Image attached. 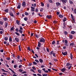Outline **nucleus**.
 I'll return each mask as SVG.
<instances>
[{
    "mask_svg": "<svg viewBox=\"0 0 76 76\" xmlns=\"http://www.w3.org/2000/svg\"><path fill=\"white\" fill-rule=\"evenodd\" d=\"M8 26V23H6L5 24V28H7Z\"/></svg>",
    "mask_w": 76,
    "mask_h": 76,
    "instance_id": "21",
    "label": "nucleus"
},
{
    "mask_svg": "<svg viewBox=\"0 0 76 76\" xmlns=\"http://www.w3.org/2000/svg\"><path fill=\"white\" fill-rule=\"evenodd\" d=\"M53 57H56V53H53Z\"/></svg>",
    "mask_w": 76,
    "mask_h": 76,
    "instance_id": "60",
    "label": "nucleus"
},
{
    "mask_svg": "<svg viewBox=\"0 0 76 76\" xmlns=\"http://www.w3.org/2000/svg\"><path fill=\"white\" fill-rule=\"evenodd\" d=\"M35 36L36 37H37V38H39V35H37V34H35Z\"/></svg>",
    "mask_w": 76,
    "mask_h": 76,
    "instance_id": "35",
    "label": "nucleus"
},
{
    "mask_svg": "<svg viewBox=\"0 0 76 76\" xmlns=\"http://www.w3.org/2000/svg\"><path fill=\"white\" fill-rule=\"evenodd\" d=\"M69 2L70 4H73V2L72 1V0H69Z\"/></svg>",
    "mask_w": 76,
    "mask_h": 76,
    "instance_id": "22",
    "label": "nucleus"
},
{
    "mask_svg": "<svg viewBox=\"0 0 76 76\" xmlns=\"http://www.w3.org/2000/svg\"><path fill=\"white\" fill-rule=\"evenodd\" d=\"M66 69L65 68H62L61 69V72H65L66 71Z\"/></svg>",
    "mask_w": 76,
    "mask_h": 76,
    "instance_id": "8",
    "label": "nucleus"
},
{
    "mask_svg": "<svg viewBox=\"0 0 76 76\" xmlns=\"http://www.w3.org/2000/svg\"><path fill=\"white\" fill-rule=\"evenodd\" d=\"M62 2L63 3H66L67 1L66 0H63Z\"/></svg>",
    "mask_w": 76,
    "mask_h": 76,
    "instance_id": "28",
    "label": "nucleus"
},
{
    "mask_svg": "<svg viewBox=\"0 0 76 76\" xmlns=\"http://www.w3.org/2000/svg\"><path fill=\"white\" fill-rule=\"evenodd\" d=\"M15 34L17 35H18V36H20V35H19V34L18 32H15Z\"/></svg>",
    "mask_w": 76,
    "mask_h": 76,
    "instance_id": "47",
    "label": "nucleus"
},
{
    "mask_svg": "<svg viewBox=\"0 0 76 76\" xmlns=\"http://www.w3.org/2000/svg\"><path fill=\"white\" fill-rule=\"evenodd\" d=\"M20 30H22L23 29V28H22V27L20 26Z\"/></svg>",
    "mask_w": 76,
    "mask_h": 76,
    "instance_id": "58",
    "label": "nucleus"
},
{
    "mask_svg": "<svg viewBox=\"0 0 76 76\" xmlns=\"http://www.w3.org/2000/svg\"><path fill=\"white\" fill-rule=\"evenodd\" d=\"M48 1L49 2V3H53V0H48Z\"/></svg>",
    "mask_w": 76,
    "mask_h": 76,
    "instance_id": "40",
    "label": "nucleus"
},
{
    "mask_svg": "<svg viewBox=\"0 0 76 76\" xmlns=\"http://www.w3.org/2000/svg\"><path fill=\"white\" fill-rule=\"evenodd\" d=\"M19 72H23V70L20 69H19Z\"/></svg>",
    "mask_w": 76,
    "mask_h": 76,
    "instance_id": "57",
    "label": "nucleus"
},
{
    "mask_svg": "<svg viewBox=\"0 0 76 76\" xmlns=\"http://www.w3.org/2000/svg\"><path fill=\"white\" fill-rule=\"evenodd\" d=\"M53 23H57V21H56V20H54L53 22Z\"/></svg>",
    "mask_w": 76,
    "mask_h": 76,
    "instance_id": "63",
    "label": "nucleus"
},
{
    "mask_svg": "<svg viewBox=\"0 0 76 76\" xmlns=\"http://www.w3.org/2000/svg\"><path fill=\"white\" fill-rule=\"evenodd\" d=\"M39 61L41 63H43V60L41 59H39Z\"/></svg>",
    "mask_w": 76,
    "mask_h": 76,
    "instance_id": "20",
    "label": "nucleus"
},
{
    "mask_svg": "<svg viewBox=\"0 0 76 76\" xmlns=\"http://www.w3.org/2000/svg\"><path fill=\"white\" fill-rule=\"evenodd\" d=\"M58 16L60 18H63V16L61 14L59 15Z\"/></svg>",
    "mask_w": 76,
    "mask_h": 76,
    "instance_id": "17",
    "label": "nucleus"
},
{
    "mask_svg": "<svg viewBox=\"0 0 76 76\" xmlns=\"http://www.w3.org/2000/svg\"><path fill=\"white\" fill-rule=\"evenodd\" d=\"M68 42L67 40H65V43L64 45L65 46H67V47H68L69 46V45H68Z\"/></svg>",
    "mask_w": 76,
    "mask_h": 76,
    "instance_id": "4",
    "label": "nucleus"
},
{
    "mask_svg": "<svg viewBox=\"0 0 76 76\" xmlns=\"http://www.w3.org/2000/svg\"><path fill=\"white\" fill-rule=\"evenodd\" d=\"M38 47H39V48H40L41 47V43H40V42H38Z\"/></svg>",
    "mask_w": 76,
    "mask_h": 76,
    "instance_id": "10",
    "label": "nucleus"
},
{
    "mask_svg": "<svg viewBox=\"0 0 76 76\" xmlns=\"http://www.w3.org/2000/svg\"><path fill=\"white\" fill-rule=\"evenodd\" d=\"M27 49H28V50L29 51H31V49H30V47H28L27 48Z\"/></svg>",
    "mask_w": 76,
    "mask_h": 76,
    "instance_id": "55",
    "label": "nucleus"
},
{
    "mask_svg": "<svg viewBox=\"0 0 76 76\" xmlns=\"http://www.w3.org/2000/svg\"><path fill=\"white\" fill-rule=\"evenodd\" d=\"M66 20H67V18H66L65 17L64 18V20L63 21L64 22H65V21H66Z\"/></svg>",
    "mask_w": 76,
    "mask_h": 76,
    "instance_id": "36",
    "label": "nucleus"
},
{
    "mask_svg": "<svg viewBox=\"0 0 76 76\" xmlns=\"http://www.w3.org/2000/svg\"><path fill=\"white\" fill-rule=\"evenodd\" d=\"M69 38L70 39H73V36L72 35H69Z\"/></svg>",
    "mask_w": 76,
    "mask_h": 76,
    "instance_id": "19",
    "label": "nucleus"
},
{
    "mask_svg": "<svg viewBox=\"0 0 76 76\" xmlns=\"http://www.w3.org/2000/svg\"><path fill=\"white\" fill-rule=\"evenodd\" d=\"M30 70L31 71V72H34V73H35V71H34V70H33V69H31Z\"/></svg>",
    "mask_w": 76,
    "mask_h": 76,
    "instance_id": "48",
    "label": "nucleus"
},
{
    "mask_svg": "<svg viewBox=\"0 0 76 76\" xmlns=\"http://www.w3.org/2000/svg\"><path fill=\"white\" fill-rule=\"evenodd\" d=\"M6 59H7V60H10V58H9V57L7 58H6Z\"/></svg>",
    "mask_w": 76,
    "mask_h": 76,
    "instance_id": "59",
    "label": "nucleus"
},
{
    "mask_svg": "<svg viewBox=\"0 0 76 76\" xmlns=\"http://www.w3.org/2000/svg\"><path fill=\"white\" fill-rule=\"evenodd\" d=\"M10 15L11 16H12L13 17V16H14V15H13V13L12 12H10Z\"/></svg>",
    "mask_w": 76,
    "mask_h": 76,
    "instance_id": "14",
    "label": "nucleus"
},
{
    "mask_svg": "<svg viewBox=\"0 0 76 76\" xmlns=\"http://www.w3.org/2000/svg\"><path fill=\"white\" fill-rule=\"evenodd\" d=\"M9 70H10L12 72V73H13L14 74H16V73L15 72V71L13 69H10V68H9Z\"/></svg>",
    "mask_w": 76,
    "mask_h": 76,
    "instance_id": "12",
    "label": "nucleus"
},
{
    "mask_svg": "<svg viewBox=\"0 0 76 76\" xmlns=\"http://www.w3.org/2000/svg\"><path fill=\"white\" fill-rule=\"evenodd\" d=\"M15 31L16 32H19V29H18V28H17L15 29Z\"/></svg>",
    "mask_w": 76,
    "mask_h": 76,
    "instance_id": "56",
    "label": "nucleus"
},
{
    "mask_svg": "<svg viewBox=\"0 0 76 76\" xmlns=\"http://www.w3.org/2000/svg\"><path fill=\"white\" fill-rule=\"evenodd\" d=\"M53 60H54V61H55V62H56L57 61H58L57 59L55 58L53 59Z\"/></svg>",
    "mask_w": 76,
    "mask_h": 76,
    "instance_id": "54",
    "label": "nucleus"
},
{
    "mask_svg": "<svg viewBox=\"0 0 76 76\" xmlns=\"http://www.w3.org/2000/svg\"><path fill=\"white\" fill-rule=\"evenodd\" d=\"M74 42H73L72 43H70V46H74Z\"/></svg>",
    "mask_w": 76,
    "mask_h": 76,
    "instance_id": "32",
    "label": "nucleus"
},
{
    "mask_svg": "<svg viewBox=\"0 0 76 76\" xmlns=\"http://www.w3.org/2000/svg\"><path fill=\"white\" fill-rule=\"evenodd\" d=\"M22 6L23 7H25L26 6V2L25 1H23L22 4Z\"/></svg>",
    "mask_w": 76,
    "mask_h": 76,
    "instance_id": "6",
    "label": "nucleus"
},
{
    "mask_svg": "<svg viewBox=\"0 0 76 76\" xmlns=\"http://www.w3.org/2000/svg\"><path fill=\"white\" fill-rule=\"evenodd\" d=\"M74 13H75V14H76V9H74Z\"/></svg>",
    "mask_w": 76,
    "mask_h": 76,
    "instance_id": "43",
    "label": "nucleus"
},
{
    "mask_svg": "<svg viewBox=\"0 0 76 76\" xmlns=\"http://www.w3.org/2000/svg\"><path fill=\"white\" fill-rule=\"evenodd\" d=\"M32 68L33 70H36L37 69H36V68H35L34 66H33L32 67Z\"/></svg>",
    "mask_w": 76,
    "mask_h": 76,
    "instance_id": "52",
    "label": "nucleus"
},
{
    "mask_svg": "<svg viewBox=\"0 0 76 76\" xmlns=\"http://www.w3.org/2000/svg\"><path fill=\"white\" fill-rule=\"evenodd\" d=\"M54 53V51H52L51 52H50V56H51L52 55V54H53Z\"/></svg>",
    "mask_w": 76,
    "mask_h": 76,
    "instance_id": "30",
    "label": "nucleus"
},
{
    "mask_svg": "<svg viewBox=\"0 0 76 76\" xmlns=\"http://www.w3.org/2000/svg\"><path fill=\"white\" fill-rule=\"evenodd\" d=\"M4 23V22H2V21L0 20V24L1 25H3V23Z\"/></svg>",
    "mask_w": 76,
    "mask_h": 76,
    "instance_id": "26",
    "label": "nucleus"
},
{
    "mask_svg": "<svg viewBox=\"0 0 76 76\" xmlns=\"http://www.w3.org/2000/svg\"><path fill=\"white\" fill-rule=\"evenodd\" d=\"M3 19L5 21H7V20H8V18H3Z\"/></svg>",
    "mask_w": 76,
    "mask_h": 76,
    "instance_id": "18",
    "label": "nucleus"
},
{
    "mask_svg": "<svg viewBox=\"0 0 76 76\" xmlns=\"http://www.w3.org/2000/svg\"><path fill=\"white\" fill-rule=\"evenodd\" d=\"M38 73H41V70L40 69H38Z\"/></svg>",
    "mask_w": 76,
    "mask_h": 76,
    "instance_id": "33",
    "label": "nucleus"
},
{
    "mask_svg": "<svg viewBox=\"0 0 76 76\" xmlns=\"http://www.w3.org/2000/svg\"><path fill=\"white\" fill-rule=\"evenodd\" d=\"M64 33L65 35H67V34H68V33L66 31H65L64 32Z\"/></svg>",
    "mask_w": 76,
    "mask_h": 76,
    "instance_id": "16",
    "label": "nucleus"
},
{
    "mask_svg": "<svg viewBox=\"0 0 76 76\" xmlns=\"http://www.w3.org/2000/svg\"><path fill=\"white\" fill-rule=\"evenodd\" d=\"M24 20L25 21H27V20H28V18L26 17L25 18H24Z\"/></svg>",
    "mask_w": 76,
    "mask_h": 76,
    "instance_id": "41",
    "label": "nucleus"
},
{
    "mask_svg": "<svg viewBox=\"0 0 76 76\" xmlns=\"http://www.w3.org/2000/svg\"><path fill=\"white\" fill-rule=\"evenodd\" d=\"M70 57L71 58V60H72L73 59V55H72V53H71L70 54Z\"/></svg>",
    "mask_w": 76,
    "mask_h": 76,
    "instance_id": "27",
    "label": "nucleus"
},
{
    "mask_svg": "<svg viewBox=\"0 0 76 76\" xmlns=\"http://www.w3.org/2000/svg\"><path fill=\"white\" fill-rule=\"evenodd\" d=\"M42 76H47V74L44 73L42 74Z\"/></svg>",
    "mask_w": 76,
    "mask_h": 76,
    "instance_id": "46",
    "label": "nucleus"
},
{
    "mask_svg": "<svg viewBox=\"0 0 76 76\" xmlns=\"http://www.w3.org/2000/svg\"><path fill=\"white\" fill-rule=\"evenodd\" d=\"M25 15H26V16H28V15H29V13L26 12L25 13Z\"/></svg>",
    "mask_w": 76,
    "mask_h": 76,
    "instance_id": "34",
    "label": "nucleus"
},
{
    "mask_svg": "<svg viewBox=\"0 0 76 76\" xmlns=\"http://www.w3.org/2000/svg\"><path fill=\"white\" fill-rule=\"evenodd\" d=\"M52 70H54V71H56V72H57V70L56 69H53V68H52Z\"/></svg>",
    "mask_w": 76,
    "mask_h": 76,
    "instance_id": "50",
    "label": "nucleus"
},
{
    "mask_svg": "<svg viewBox=\"0 0 76 76\" xmlns=\"http://www.w3.org/2000/svg\"><path fill=\"white\" fill-rule=\"evenodd\" d=\"M39 41L40 42L45 43V39H44V38L42 37H41V38L39 39Z\"/></svg>",
    "mask_w": 76,
    "mask_h": 76,
    "instance_id": "1",
    "label": "nucleus"
},
{
    "mask_svg": "<svg viewBox=\"0 0 76 76\" xmlns=\"http://www.w3.org/2000/svg\"><path fill=\"white\" fill-rule=\"evenodd\" d=\"M11 31H13V30H15V28L13 27H12L10 28Z\"/></svg>",
    "mask_w": 76,
    "mask_h": 76,
    "instance_id": "37",
    "label": "nucleus"
},
{
    "mask_svg": "<svg viewBox=\"0 0 76 76\" xmlns=\"http://www.w3.org/2000/svg\"><path fill=\"white\" fill-rule=\"evenodd\" d=\"M16 22L17 24L18 25H19V24H20V23H19V21H18V20H16Z\"/></svg>",
    "mask_w": 76,
    "mask_h": 76,
    "instance_id": "38",
    "label": "nucleus"
},
{
    "mask_svg": "<svg viewBox=\"0 0 76 76\" xmlns=\"http://www.w3.org/2000/svg\"><path fill=\"white\" fill-rule=\"evenodd\" d=\"M21 6H20V5H19L17 7V8L18 9H20V8Z\"/></svg>",
    "mask_w": 76,
    "mask_h": 76,
    "instance_id": "45",
    "label": "nucleus"
},
{
    "mask_svg": "<svg viewBox=\"0 0 76 76\" xmlns=\"http://www.w3.org/2000/svg\"><path fill=\"white\" fill-rule=\"evenodd\" d=\"M18 31L20 33V34H23V31H22V30L20 29Z\"/></svg>",
    "mask_w": 76,
    "mask_h": 76,
    "instance_id": "25",
    "label": "nucleus"
},
{
    "mask_svg": "<svg viewBox=\"0 0 76 76\" xmlns=\"http://www.w3.org/2000/svg\"><path fill=\"white\" fill-rule=\"evenodd\" d=\"M1 70H2V71H3V72H8V71H6L4 69H1Z\"/></svg>",
    "mask_w": 76,
    "mask_h": 76,
    "instance_id": "31",
    "label": "nucleus"
},
{
    "mask_svg": "<svg viewBox=\"0 0 76 76\" xmlns=\"http://www.w3.org/2000/svg\"><path fill=\"white\" fill-rule=\"evenodd\" d=\"M64 50H62V54L63 56H66L67 55V52H65Z\"/></svg>",
    "mask_w": 76,
    "mask_h": 76,
    "instance_id": "2",
    "label": "nucleus"
},
{
    "mask_svg": "<svg viewBox=\"0 0 76 76\" xmlns=\"http://www.w3.org/2000/svg\"><path fill=\"white\" fill-rule=\"evenodd\" d=\"M35 11L36 12H38L39 11V10H38V9H36L35 10Z\"/></svg>",
    "mask_w": 76,
    "mask_h": 76,
    "instance_id": "62",
    "label": "nucleus"
},
{
    "mask_svg": "<svg viewBox=\"0 0 76 76\" xmlns=\"http://www.w3.org/2000/svg\"><path fill=\"white\" fill-rule=\"evenodd\" d=\"M55 44H56V41H55V40L53 41L52 42V44L53 45L54 47H55V46H56V45H55Z\"/></svg>",
    "mask_w": 76,
    "mask_h": 76,
    "instance_id": "7",
    "label": "nucleus"
},
{
    "mask_svg": "<svg viewBox=\"0 0 76 76\" xmlns=\"http://www.w3.org/2000/svg\"><path fill=\"white\" fill-rule=\"evenodd\" d=\"M4 12H6V13H8L9 12V10L8 9H6V10H4Z\"/></svg>",
    "mask_w": 76,
    "mask_h": 76,
    "instance_id": "24",
    "label": "nucleus"
},
{
    "mask_svg": "<svg viewBox=\"0 0 76 76\" xmlns=\"http://www.w3.org/2000/svg\"><path fill=\"white\" fill-rule=\"evenodd\" d=\"M72 67V66H70L69 67H68V69L70 70V69H71V67Z\"/></svg>",
    "mask_w": 76,
    "mask_h": 76,
    "instance_id": "53",
    "label": "nucleus"
},
{
    "mask_svg": "<svg viewBox=\"0 0 76 76\" xmlns=\"http://www.w3.org/2000/svg\"><path fill=\"white\" fill-rule=\"evenodd\" d=\"M37 76H42V75L40 74H37Z\"/></svg>",
    "mask_w": 76,
    "mask_h": 76,
    "instance_id": "64",
    "label": "nucleus"
},
{
    "mask_svg": "<svg viewBox=\"0 0 76 76\" xmlns=\"http://www.w3.org/2000/svg\"><path fill=\"white\" fill-rule=\"evenodd\" d=\"M18 47L19 48V50H20V51H21V48H20V45H19L18 46Z\"/></svg>",
    "mask_w": 76,
    "mask_h": 76,
    "instance_id": "51",
    "label": "nucleus"
},
{
    "mask_svg": "<svg viewBox=\"0 0 76 76\" xmlns=\"http://www.w3.org/2000/svg\"><path fill=\"white\" fill-rule=\"evenodd\" d=\"M57 45H58L59 44V41L57 40Z\"/></svg>",
    "mask_w": 76,
    "mask_h": 76,
    "instance_id": "61",
    "label": "nucleus"
},
{
    "mask_svg": "<svg viewBox=\"0 0 76 76\" xmlns=\"http://www.w3.org/2000/svg\"><path fill=\"white\" fill-rule=\"evenodd\" d=\"M44 8H41L40 9V12H43V10H44Z\"/></svg>",
    "mask_w": 76,
    "mask_h": 76,
    "instance_id": "39",
    "label": "nucleus"
},
{
    "mask_svg": "<svg viewBox=\"0 0 76 76\" xmlns=\"http://www.w3.org/2000/svg\"><path fill=\"white\" fill-rule=\"evenodd\" d=\"M56 4L57 7H58V6H60V5H61V3L58 2H56Z\"/></svg>",
    "mask_w": 76,
    "mask_h": 76,
    "instance_id": "5",
    "label": "nucleus"
},
{
    "mask_svg": "<svg viewBox=\"0 0 76 76\" xmlns=\"http://www.w3.org/2000/svg\"><path fill=\"white\" fill-rule=\"evenodd\" d=\"M41 6H42V7H44V3H43V2H41Z\"/></svg>",
    "mask_w": 76,
    "mask_h": 76,
    "instance_id": "29",
    "label": "nucleus"
},
{
    "mask_svg": "<svg viewBox=\"0 0 76 76\" xmlns=\"http://www.w3.org/2000/svg\"><path fill=\"white\" fill-rule=\"evenodd\" d=\"M33 64H34V65H37V62L35 61L33 62Z\"/></svg>",
    "mask_w": 76,
    "mask_h": 76,
    "instance_id": "49",
    "label": "nucleus"
},
{
    "mask_svg": "<svg viewBox=\"0 0 76 76\" xmlns=\"http://www.w3.org/2000/svg\"><path fill=\"white\" fill-rule=\"evenodd\" d=\"M15 41H17V42H19V39L17 37H15Z\"/></svg>",
    "mask_w": 76,
    "mask_h": 76,
    "instance_id": "13",
    "label": "nucleus"
},
{
    "mask_svg": "<svg viewBox=\"0 0 76 76\" xmlns=\"http://www.w3.org/2000/svg\"><path fill=\"white\" fill-rule=\"evenodd\" d=\"M71 18L72 19V22H74V23H75V18H74V17L73 16L72 14H71Z\"/></svg>",
    "mask_w": 76,
    "mask_h": 76,
    "instance_id": "3",
    "label": "nucleus"
},
{
    "mask_svg": "<svg viewBox=\"0 0 76 76\" xmlns=\"http://www.w3.org/2000/svg\"><path fill=\"white\" fill-rule=\"evenodd\" d=\"M66 66H67L68 67H69V66H70V64L69 62H67L66 64Z\"/></svg>",
    "mask_w": 76,
    "mask_h": 76,
    "instance_id": "15",
    "label": "nucleus"
},
{
    "mask_svg": "<svg viewBox=\"0 0 76 76\" xmlns=\"http://www.w3.org/2000/svg\"><path fill=\"white\" fill-rule=\"evenodd\" d=\"M47 18L48 19H51L52 18V16L51 15H48L47 16Z\"/></svg>",
    "mask_w": 76,
    "mask_h": 76,
    "instance_id": "9",
    "label": "nucleus"
},
{
    "mask_svg": "<svg viewBox=\"0 0 76 76\" xmlns=\"http://www.w3.org/2000/svg\"><path fill=\"white\" fill-rule=\"evenodd\" d=\"M5 41H7L8 40V38L7 37H5L4 38Z\"/></svg>",
    "mask_w": 76,
    "mask_h": 76,
    "instance_id": "42",
    "label": "nucleus"
},
{
    "mask_svg": "<svg viewBox=\"0 0 76 76\" xmlns=\"http://www.w3.org/2000/svg\"><path fill=\"white\" fill-rule=\"evenodd\" d=\"M71 34H75L76 33V32H75V31H72L71 32Z\"/></svg>",
    "mask_w": 76,
    "mask_h": 76,
    "instance_id": "23",
    "label": "nucleus"
},
{
    "mask_svg": "<svg viewBox=\"0 0 76 76\" xmlns=\"http://www.w3.org/2000/svg\"><path fill=\"white\" fill-rule=\"evenodd\" d=\"M9 41L10 43H11L12 41V37H11V36H10L9 37Z\"/></svg>",
    "mask_w": 76,
    "mask_h": 76,
    "instance_id": "11",
    "label": "nucleus"
},
{
    "mask_svg": "<svg viewBox=\"0 0 76 76\" xmlns=\"http://www.w3.org/2000/svg\"><path fill=\"white\" fill-rule=\"evenodd\" d=\"M35 61H36V62H37L38 64V63H39V61H38L37 59H35Z\"/></svg>",
    "mask_w": 76,
    "mask_h": 76,
    "instance_id": "44",
    "label": "nucleus"
}]
</instances>
